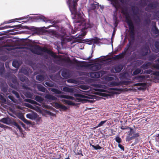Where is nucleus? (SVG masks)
I'll use <instances>...</instances> for the list:
<instances>
[{"label":"nucleus","instance_id":"obj_1","mask_svg":"<svg viewBox=\"0 0 159 159\" xmlns=\"http://www.w3.org/2000/svg\"><path fill=\"white\" fill-rule=\"evenodd\" d=\"M84 17V16L82 12H79L75 14L74 17L72 18L74 19V22L75 23H78V25L82 26V33L78 36L79 38H82L86 34V31L84 30L91 27L89 24L86 23Z\"/></svg>","mask_w":159,"mask_h":159},{"label":"nucleus","instance_id":"obj_2","mask_svg":"<svg viewBox=\"0 0 159 159\" xmlns=\"http://www.w3.org/2000/svg\"><path fill=\"white\" fill-rule=\"evenodd\" d=\"M107 87L105 85H101V87H98L93 89V90H91L83 91L84 93H83L85 95H89L91 94H98V92H95L94 91L97 92H113L116 94H120L122 91L123 89L120 88H110L108 89V90H106Z\"/></svg>","mask_w":159,"mask_h":159},{"label":"nucleus","instance_id":"obj_3","mask_svg":"<svg viewBox=\"0 0 159 159\" xmlns=\"http://www.w3.org/2000/svg\"><path fill=\"white\" fill-rule=\"evenodd\" d=\"M31 52L34 53L38 55H42L44 53H48L55 58H57V55L53 52L48 50L46 48L39 47H34L31 50Z\"/></svg>","mask_w":159,"mask_h":159},{"label":"nucleus","instance_id":"obj_4","mask_svg":"<svg viewBox=\"0 0 159 159\" xmlns=\"http://www.w3.org/2000/svg\"><path fill=\"white\" fill-rule=\"evenodd\" d=\"M74 95L75 97H76V99L71 96L64 95H59L58 96V97L60 98H64L75 100L77 102H80L83 100L84 98H88V97L86 95L82 94H74Z\"/></svg>","mask_w":159,"mask_h":159},{"label":"nucleus","instance_id":"obj_5","mask_svg":"<svg viewBox=\"0 0 159 159\" xmlns=\"http://www.w3.org/2000/svg\"><path fill=\"white\" fill-rule=\"evenodd\" d=\"M139 136V133H134L133 130L131 129L130 132L126 137V139L127 141H129Z\"/></svg>","mask_w":159,"mask_h":159},{"label":"nucleus","instance_id":"obj_6","mask_svg":"<svg viewBox=\"0 0 159 159\" xmlns=\"http://www.w3.org/2000/svg\"><path fill=\"white\" fill-rule=\"evenodd\" d=\"M130 82V81H120L118 82H116L114 81H113L111 82H110V86H118L122 85V84H128Z\"/></svg>","mask_w":159,"mask_h":159},{"label":"nucleus","instance_id":"obj_7","mask_svg":"<svg viewBox=\"0 0 159 159\" xmlns=\"http://www.w3.org/2000/svg\"><path fill=\"white\" fill-rule=\"evenodd\" d=\"M149 78V76L148 75H142L136 77L134 78V80H137L138 81H144Z\"/></svg>","mask_w":159,"mask_h":159},{"label":"nucleus","instance_id":"obj_8","mask_svg":"<svg viewBox=\"0 0 159 159\" xmlns=\"http://www.w3.org/2000/svg\"><path fill=\"white\" fill-rule=\"evenodd\" d=\"M52 106L56 108L60 109L61 111H65L67 109L66 106L57 102L53 103Z\"/></svg>","mask_w":159,"mask_h":159},{"label":"nucleus","instance_id":"obj_9","mask_svg":"<svg viewBox=\"0 0 159 159\" xmlns=\"http://www.w3.org/2000/svg\"><path fill=\"white\" fill-rule=\"evenodd\" d=\"M13 120L8 117L4 118L1 119L0 121L7 125H11L12 123Z\"/></svg>","mask_w":159,"mask_h":159},{"label":"nucleus","instance_id":"obj_10","mask_svg":"<svg viewBox=\"0 0 159 159\" xmlns=\"http://www.w3.org/2000/svg\"><path fill=\"white\" fill-rule=\"evenodd\" d=\"M35 19L37 20L40 21H42L46 23L50 22L51 23L52 20H48L46 18H45L44 16H39L35 17Z\"/></svg>","mask_w":159,"mask_h":159},{"label":"nucleus","instance_id":"obj_11","mask_svg":"<svg viewBox=\"0 0 159 159\" xmlns=\"http://www.w3.org/2000/svg\"><path fill=\"white\" fill-rule=\"evenodd\" d=\"M89 75L91 78H98L101 76V73L99 72H91L90 73Z\"/></svg>","mask_w":159,"mask_h":159},{"label":"nucleus","instance_id":"obj_12","mask_svg":"<svg viewBox=\"0 0 159 159\" xmlns=\"http://www.w3.org/2000/svg\"><path fill=\"white\" fill-rule=\"evenodd\" d=\"M78 0H75V1H74V2L72 4L69 3V6L70 9L71 11V9H72L75 12V11L77 2Z\"/></svg>","mask_w":159,"mask_h":159},{"label":"nucleus","instance_id":"obj_13","mask_svg":"<svg viewBox=\"0 0 159 159\" xmlns=\"http://www.w3.org/2000/svg\"><path fill=\"white\" fill-rule=\"evenodd\" d=\"M26 117L32 120H35L37 117V114L35 113H29L26 115Z\"/></svg>","mask_w":159,"mask_h":159},{"label":"nucleus","instance_id":"obj_14","mask_svg":"<svg viewBox=\"0 0 159 159\" xmlns=\"http://www.w3.org/2000/svg\"><path fill=\"white\" fill-rule=\"evenodd\" d=\"M129 76L127 73H123L120 74V78L121 80L128 79Z\"/></svg>","mask_w":159,"mask_h":159},{"label":"nucleus","instance_id":"obj_15","mask_svg":"<svg viewBox=\"0 0 159 159\" xmlns=\"http://www.w3.org/2000/svg\"><path fill=\"white\" fill-rule=\"evenodd\" d=\"M44 98L47 99L52 100H56L57 99V98L56 97L49 94H46Z\"/></svg>","mask_w":159,"mask_h":159},{"label":"nucleus","instance_id":"obj_16","mask_svg":"<svg viewBox=\"0 0 159 159\" xmlns=\"http://www.w3.org/2000/svg\"><path fill=\"white\" fill-rule=\"evenodd\" d=\"M4 64L2 63H0V75L1 76H4Z\"/></svg>","mask_w":159,"mask_h":159},{"label":"nucleus","instance_id":"obj_17","mask_svg":"<svg viewBox=\"0 0 159 159\" xmlns=\"http://www.w3.org/2000/svg\"><path fill=\"white\" fill-rule=\"evenodd\" d=\"M74 89L73 88H70L65 87L63 88V90L65 92L72 93L74 92Z\"/></svg>","mask_w":159,"mask_h":159},{"label":"nucleus","instance_id":"obj_18","mask_svg":"<svg viewBox=\"0 0 159 159\" xmlns=\"http://www.w3.org/2000/svg\"><path fill=\"white\" fill-rule=\"evenodd\" d=\"M127 23L129 26L130 27V29H131V32L133 33V34H134V28L132 22L130 20H128Z\"/></svg>","mask_w":159,"mask_h":159},{"label":"nucleus","instance_id":"obj_19","mask_svg":"<svg viewBox=\"0 0 159 159\" xmlns=\"http://www.w3.org/2000/svg\"><path fill=\"white\" fill-rule=\"evenodd\" d=\"M123 68V66L122 65H120L115 66L114 68L116 71V72H119L122 70Z\"/></svg>","mask_w":159,"mask_h":159},{"label":"nucleus","instance_id":"obj_20","mask_svg":"<svg viewBox=\"0 0 159 159\" xmlns=\"http://www.w3.org/2000/svg\"><path fill=\"white\" fill-rule=\"evenodd\" d=\"M37 87L39 90L43 92H45L46 88L41 85L40 84H38L37 86Z\"/></svg>","mask_w":159,"mask_h":159},{"label":"nucleus","instance_id":"obj_21","mask_svg":"<svg viewBox=\"0 0 159 159\" xmlns=\"http://www.w3.org/2000/svg\"><path fill=\"white\" fill-rule=\"evenodd\" d=\"M25 101L27 102H28L29 103H30L32 104H36L40 106H41L39 104V103H37L35 101L31 100L30 99H25Z\"/></svg>","mask_w":159,"mask_h":159},{"label":"nucleus","instance_id":"obj_22","mask_svg":"<svg viewBox=\"0 0 159 159\" xmlns=\"http://www.w3.org/2000/svg\"><path fill=\"white\" fill-rule=\"evenodd\" d=\"M49 90L57 94H60L62 93L61 91L54 88L50 89Z\"/></svg>","mask_w":159,"mask_h":159},{"label":"nucleus","instance_id":"obj_23","mask_svg":"<svg viewBox=\"0 0 159 159\" xmlns=\"http://www.w3.org/2000/svg\"><path fill=\"white\" fill-rule=\"evenodd\" d=\"M98 4L96 2H94L93 3L91 4L90 9H95L98 7Z\"/></svg>","mask_w":159,"mask_h":159},{"label":"nucleus","instance_id":"obj_24","mask_svg":"<svg viewBox=\"0 0 159 159\" xmlns=\"http://www.w3.org/2000/svg\"><path fill=\"white\" fill-rule=\"evenodd\" d=\"M151 65V63L150 62H148L146 64H143L142 66H141V67L144 69H146L148 68Z\"/></svg>","mask_w":159,"mask_h":159},{"label":"nucleus","instance_id":"obj_25","mask_svg":"<svg viewBox=\"0 0 159 159\" xmlns=\"http://www.w3.org/2000/svg\"><path fill=\"white\" fill-rule=\"evenodd\" d=\"M35 100L41 103L43 101V98L40 96H36L35 97Z\"/></svg>","mask_w":159,"mask_h":159},{"label":"nucleus","instance_id":"obj_26","mask_svg":"<svg viewBox=\"0 0 159 159\" xmlns=\"http://www.w3.org/2000/svg\"><path fill=\"white\" fill-rule=\"evenodd\" d=\"M12 65L14 67L16 68H18L20 65L18 61L16 60L13 61Z\"/></svg>","mask_w":159,"mask_h":159},{"label":"nucleus","instance_id":"obj_27","mask_svg":"<svg viewBox=\"0 0 159 159\" xmlns=\"http://www.w3.org/2000/svg\"><path fill=\"white\" fill-rule=\"evenodd\" d=\"M62 101L64 102L66 104H68L70 105H74V103H73L72 101L67 100H62Z\"/></svg>","mask_w":159,"mask_h":159},{"label":"nucleus","instance_id":"obj_28","mask_svg":"<svg viewBox=\"0 0 159 159\" xmlns=\"http://www.w3.org/2000/svg\"><path fill=\"white\" fill-rule=\"evenodd\" d=\"M34 108H33V109H34L39 113L42 114V111L39 107L38 106H34Z\"/></svg>","mask_w":159,"mask_h":159},{"label":"nucleus","instance_id":"obj_29","mask_svg":"<svg viewBox=\"0 0 159 159\" xmlns=\"http://www.w3.org/2000/svg\"><path fill=\"white\" fill-rule=\"evenodd\" d=\"M142 70L138 68L136 69L133 73V75H136L140 73Z\"/></svg>","mask_w":159,"mask_h":159},{"label":"nucleus","instance_id":"obj_30","mask_svg":"<svg viewBox=\"0 0 159 159\" xmlns=\"http://www.w3.org/2000/svg\"><path fill=\"white\" fill-rule=\"evenodd\" d=\"M62 76L65 78H67L69 76V75L66 72L63 71L61 74Z\"/></svg>","mask_w":159,"mask_h":159},{"label":"nucleus","instance_id":"obj_31","mask_svg":"<svg viewBox=\"0 0 159 159\" xmlns=\"http://www.w3.org/2000/svg\"><path fill=\"white\" fill-rule=\"evenodd\" d=\"M11 124H13L15 127L18 129L20 131H21V128L20 126L16 122H14L13 120H12V123Z\"/></svg>","mask_w":159,"mask_h":159},{"label":"nucleus","instance_id":"obj_32","mask_svg":"<svg viewBox=\"0 0 159 159\" xmlns=\"http://www.w3.org/2000/svg\"><path fill=\"white\" fill-rule=\"evenodd\" d=\"M36 79L39 81H42L44 79V77L41 75H38L36 76Z\"/></svg>","mask_w":159,"mask_h":159},{"label":"nucleus","instance_id":"obj_33","mask_svg":"<svg viewBox=\"0 0 159 159\" xmlns=\"http://www.w3.org/2000/svg\"><path fill=\"white\" fill-rule=\"evenodd\" d=\"M90 145L95 150L100 149L102 148L98 145L94 146L91 144Z\"/></svg>","mask_w":159,"mask_h":159},{"label":"nucleus","instance_id":"obj_34","mask_svg":"<svg viewBox=\"0 0 159 159\" xmlns=\"http://www.w3.org/2000/svg\"><path fill=\"white\" fill-rule=\"evenodd\" d=\"M24 105L26 107H27L32 109H33V108H34V106H32V105L28 103H24Z\"/></svg>","mask_w":159,"mask_h":159},{"label":"nucleus","instance_id":"obj_35","mask_svg":"<svg viewBox=\"0 0 159 159\" xmlns=\"http://www.w3.org/2000/svg\"><path fill=\"white\" fill-rule=\"evenodd\" d=\"M44 111H45V113H46L50 115V116H56L55 114H54L52 113V112H51L50 111H47V110H44Z\"/></svg>","mask_w":159,"mask_h":159},{"label":"nucleus","instance_id":"obj_36","mask_svg":"<svg viewBox=\"0 0 159 159\" xmlns=\"http://www.w3.org/2000/svg\"><path fill=\"white\" fill-rule=\"evenodd\" d=\"M17 116L19 118L21 119L22 120L24 118V117L23 115V114L21 113H17Z\"/></svg>","mask_w":159,"mask_h":159},{"label":"nucleus","instance_id":"obj_37","mask_svg":"<svg viewBox=\"0 0 159 159\" xmlns=\"http://www.w3.org/2000/svg\"><path fill=\"white\" fill-rule=\"evenodd\" d=\"M13 27H14V26H10L9 25H6V26H5L4 27H3V28L0 27V30H3V29H6L11 28H12Z\"/></svg>","mask_w":159,"mask_h":159},{"label":"nucleus","instance_id":"obj_38","mask_svg":"<svg viewBox=\"0 0 159 159\" xmlns=\"http://www.w3.org/2000/svg\"><path fill=\"white\" fill-rule=\"evenodd\" d=\"M45 84L46 85H45V86H46V87H52L53 85L52 84L49 82H46L45 83Z\"/></svg>","mask_w":159,"mask_h":159},{"label":"nucleus","instance_id":"obj_39","mask_svg":"<svg viewBox=\"0 0 159 159\" xmlns=\"http://www.w3.org/2000/svg\"><path fill=\"white\" fill-rule=\"evenodd\" d=\"M106 121H107V120H105L104 121H102L98 124L97 127L102 126L103 124H104L106 122Z\"/></svg>","mask_w":159,"mask_h":159},{"label":"nucleus","instance_id":"obj_40","mask_svg":"<svg viewBox=\"0 0 159 159\" xmlns=\"http://www.w3.org/2000/svg\"><path fill=\"white\" fill-rule=\"evenodd\" d=\"M25 95L27 97L29 98H32L33 96L32 94L29 93H26L25 94Z\"/></svg>","mask_w":159,"mask_h":159},{"label":"nucleus","instance_id":"obj_41","mask_svg":"<svg viewBox=\"0 0 159 159\" xmlns=\"http://www.w3.org/2000/svg\"><path fill=\"white\" fill-rule=\"evenodd\" d=\"M153 67L156 69L159 70V64L157 63L152 65Z\"/></svg>","mask_w":159,"mask_h":159},{"label":"nucleus","instance_id":"obj_42","mask_svg":"<svg viewBox=\"0 0 159 159\" xmlns=\"http://www.w3.org/2000/svg\"><path fill=\"white\" fill-rule=\"evenodd\" d=\"M116 141L118 143L121 142V139L119 136H116L115 138Z\"/></svg>","mask_w":159,"mask_h":159},{"label":"nucleus","instance_id":"obj_43","mask_svg":"<svg viewBox=\"0 0 159 159\" xmlns=\"http://www.w3.org/2000/svg\"><path fill=\"white\" fill-rule=\"evenodd\" d=\"M12 93L16 95V97L17 98H20V96L19 93L16 91H13Z\"/></svg>","mask_w":159,"mask_h":159},{"label":"nucleus","instance_id":"obj_44","mask_svg":"<svg viewBox=\"0 0 159 159\" xmlns=\"http://www.w3.org/2000/svg\"><path fill=\"white\" fill-rule=\"evenodd\" d=\"M20 72L24 73L25 75H27L28 73L27 72L26 70L25 69H21L20 70Z\"/></svg>","mask_w":159,"mask_h":159},{"label":"nucleus","instance_id":"obj_45","mask_svg":"<svg viewBox=\"0 0 159 159\" xmlns=\"http://www.w3.org/2000/svg\"><path fill=\"white\" fill-rule=\"evenodd\" d=\"M42 107H44L47 109H49L50 108V107L47 105L45 104L44 103H43L42 104Z\"/></svg>","mask_w":159,"mask_h":159},{"label":"nucleus","instance_id":"obj_46","mask_svg":"<svg viewBox=\"0 0 159 159\" xmlns=\"http://www.w3.org/2000/svg\"><path fill=\"white\" fill-rule=\"evenodd\" d=\"M155 46L157 49L158 50L159 49V43L156 42L155 44Z\"/></svg>","mask_w":159,"mask_h":159},{"label":"nucleus","instance_id":"obj_47","mask_svg":"<svg viewBox=\"0 0 159 159\" xmlns=\"http://www.w3.org/2000/svg\"><path fill=\"white\" fill-rule=\"evenodd\" d=\"M8 98L10 99L12 102H15V101L14 98L11 95L8 96Z\"/></svg>","mask_w":159,"mask_h":159},{"label":"nucleus","instance_id":"obj_48","mask_svg":"<svg viewBox=\"0 0 159 159\" xmlns=\"http://www.w3.org/2000/svg\"><path fill=\"white\" fill-rule=\"evenodd\" d=\"M93 57V56L92 55V54H91V55L89 56L88 57H85L83 58L84 59L86 60H89L92 57Z\"/></svg>","mask_w":159,"mask_h":159},{"label":"nucleus","instance_id":"obj_49","mask_svg":"<svg viewBox=\"0 0 159 159\" xmlns=\"http://www.w3.org/2000/svg\"><path fill=\"white\" fill-rule=\"evenodd\" d=\"M20 79L21 81L22 82H24L25 81L26 79V78L24 76L20 77Z\"/></svg>","mask_w":159,"mask_h":159},{"label":"nucleus","instance_id":"obj_50","mask_svg":"<svg viewBox=\"0 0 159 159\" xmlns=\"http://www.w3.org/2000/svg\"><path fill=\"white\" fill-rule=\"evenodd\" d=\"M93 69H95L96 70H98V66L97 65L93 66L92 67Z\"/></svg>","mask_w":159,"mask_h":159},{"label":"nucleus","instance_id":"obj_51","mask_svg":"<svg viewBox=\"0 0 159 159\" xmlns=\"http://www.w3.org/2000/svg\"><path fill=\"white\" fill-rule=\"evenodd\" d=\"M22 120H23L25 123H26L29 124V123L28 120L26 119L24 117L22 119Z\"/></svg>","mask_w":159,"mask_h":159},{"label":"nucleus","instance_id":"obj_52","mask_svg":"<svg viewBox=\"0 0 159 159\" xmlns=\"http://www.w3.org/2000/svg\"><path fill=\"white\" fill-rule=\"evenodd\" d=\"M153 74L155 75L159 76V71L155 72H154Z\"/></svg>","mask_w":159,"mask_h":159},{"label":"nucleus","instance_id":"obj_53","mask_svg":"<svg viewBox=\"0 0 159 159\" xmlns=\"http://www.w3.org/2000/svg\"><path fill=\"white\" fill-rule=\"evenodd\" d=\"M114 79L112 77H108L107 78V80H112Z\"/></svg>","mask_w":159,"mask_h":159},{"label":"nucleus","instance_id":"obj_54","mask_svg":"<svg viewBox=\"0 0 159 159\" xmlns=\"http://www.w3.org/2000/svg\"><path fill=\"white\" fill-rule=\"evenodd\" d=\"M152 71L151 70H145V72L147 74H150L152 72Z\"/></svg>","mask_w":159,"mask_h":159},{"label":"nucleus","instance_id":"obj_55","mask_svg":"<svg viewBox=\"0 0 159 159\" xmlns=\"http://www.w3.org/2000/svg\"><path fill=\"white\" fill-rule=\"evenodd\" d=\"M67 82L69 83H72L73 82L74 80L71 79H69L67 80Z\"/></svg>","mask_w":159,"mask_h":159},{"label":"nucleus","instance_id":"obj_56","mask_svg":"<svg viewBox=\"0 0 159 159\" xmlns=\"http://www.w3.org/2000/svg\"><path fill=\"white\" fill-rule=\"evenodd\" d=\"M118 146L121 149L124 150V147L122 145L119 144L118 145Z\"/></svg>","mask_w":159,"mask_h":159},{"label":"nucleus","instance_id":"obj_57","mask_svg":"<svg viewBox=\"0 0 159 159\" xmlns=\"http://www.w3.org/2000/svg\"><path fill=\"white\" fill-rule=\"evenodd\" d=\"M155 33L156 34H157L159 33V31L156 28H155Z\"/></svg>","mask_w":159,"mask_h":159},{"label":"nucleus","instance_id":"obj_58","mask_svg":"<svg viewBox=\"0 0 159 159\" xmlns=\"http://www.w3.org/2000/svg\"><path fill=\"white\" fill-rule=\"evenodd\" d=\"M120 128L122 129H126V128H125V127L123 126L121 127Z\"/></svg>","mask_w":159,"mask_h":159},{"label":"nucleus","instance_id":"obj_59","mask_svg":"<svg viewBox=\"0 0 159 159\" xmlns=\"http://www.w3.org/2000/svg\"><path fill=\"white\" fill-rule=\"evenodd\" d=\"M82 88L84 89H87V87L86 86H83Z\"/></svg>","mask_w":159,"mask_h":159},{"label":"nucleus","instance_id":"obj_60","mask_svg":"<svg viewBox=\"0 0 159 159\" xmlns=\"http://www.w3.org/2000/svg\"><path fill=\"white\" fill-rule=\"evenodd\" d=\"M148 48H147L145 50H146V52L145 54H146L148 52Z\"/></svg>","mask_w":159,"mask_h":159},{"label":"nucleus","instance_id":"obj_61","mask_svg":"<svg viewBox=\"0 0 159 159\" xmlns=\"http://www.w3.org/2000/svg\"><path fill=\"white\" fill-rule=\"evenodd\" d=\"M11 22H10L9 21H6V22H4L3 24H7V23H10Z\"/></svg>","mask_w":159,"mask_h":159},{"label":"nucleus","instance_id":"obj_62","mask_svg":"<svg viewBox=\"0 0 159 159\" xmlns=\"http://www.w3.org/2000/svg\"><path fill=\"white\" fill-rule=\"evenodd\" d=\"M24 19L23 18H22L21 19L20 18H19L16 19V20H20L21 19Z\"/></svg>","mask_w":159,"mask_h":159},{"label":"nucleus","instance_id":"obj_63","mask_svg":"<svg viewBox=\"0 0 159 159\" xmlns=\"http://www.w3.org/2000/svg\"><path fill=\"white\" fill-rule=\"evenodd\" d=\"M119 57H120V56H118V55H117V56H116V58H119Z\"/></svg>","mask_w":159,"mask_h":159},{"label":"nucleus","instance_id":"obj_64","mask_svg":"<svg viewBox=\"0 0 159 159\" xmlns=\"http://www.w3.org/2000/svg\"><path fill=\"white\" fill-rule=\"evenodd\" d=\"M156 61L159 62V58L156 60Z\"/></svg>","mask_w":159,"mask_h":159}]
</instances>
